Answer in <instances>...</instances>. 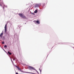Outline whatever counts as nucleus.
<instances>
[{
  "instance_id": "f257e3e1",
  "label": "nucleus",
  "mask_w": 74,
  "mask_h": 74,
  "mask_svg": "<svg viewBox=\"0 0 74 74\" xmlns=\"http://www.w3.org/2000/svg\"><path fill=\"white\" fill-rule=\"evenodd\" d=\"M18 15H19L20 17L22 18L23 19H26V17L24 14L20 13Z\"/></svg>"
},
{
  "instance_id": "f03ea898",
  "label": "nucleus",
  "mask_w": 74,
  "mask_h": 74,
  "mask_svg": "<svg viewBox=\"0 0 74 74\" xmlns=\"http://www.w3.org/2000/svg\"><path fill=\"white\" fill-rule=\"evenodd\" d=\"M18 15H19L20 17L22 18L23 19H26V17L24 14L20 13Z\"/></svg>"
},
{
  "instance_id": "7ed1b4c3",
  "label": "nucleus",
  "mask_w": 74,
  "mask_h": 74,
  "mask_svg": "<svg viewBox=\"0 0 74 74\" xmlns=\"http://www.w3.org/2000/svg\"><path fill=\"white\" fill-rule=\"evenodd\" d=\"M28 69L29 70H36V69L30 66H28Z\"/></svg>"
},
{
  "instance_id": "20e7f679",
  "label": "nucleus",
  "mask_w": 74,
  "mask_h": 74,
  "mask_svg": "<svg viewBox=\"0 0 74 74\" xmlns=\"http://www.w3.org/2000/svg\"><path fill=\"white\" fill-rule=\"evenodd\" d=\"M41 4H36L35 6V7H39L40 6H41Z\"/></svg>"
},
{
  "instance_id": "39448f33",
  "label": "nucleus",
  "mask_w": 74,
  "mask_h": 74,
  "mask_svg": "<svg viewBox=\"0 0 74 74\" xmlns=\"http://www.w3.org/2000/svg\"><path fill=\"white\" fill-rule=\"evenodd\" d=\"M7 32V24L5 25V32Z\"/></svg>"
},
{
  "instance_id": "423d86ee",
  "label": "nucleus",
  "mask_w": 74,
  "mask_h": 74,
  "mask_svg": "<svg viewBox=\"0 0 74 74\" xmlns=\"http://www.w3.org/2000/svg\"><path fill=\"white\" fill-rule=\"evenodd\" d=\"M3 35V33H1V34L0 35V38H2V37Z\"/></svg>"
},
{
  "instance_id": "0eeeda50",
  "label": "nucleus",
  "mask_w": 74,
  "mask_h": 74,
  "mask_svg": "<svg viewBox=\"0 0 74 74\" xmlns=\"http://www.w3.org/2000/svg\"><path fill=\"white\" fill-rule=\"evenodd\" d=\"M3 4V2H1L0 3V5L1 6H2Z\"/></svg>"
},
{
  "instance_id": "6e6552de",
  "label": "nucleus",
  "mask_w": 74,
  "mask_h": 74,
  "mask_svg": "<svg viewBox=\"0 0 74 74\" xmlns=\"http://www.w3.org/2000/svg\"><path fill=\"white\" fill-rule=\"evenodd\" d=\"M36 23H38V24H40V22L38 20H37L36 21Z\"/></svg>"
},
{
  "instance_id": "1a4fd4ad",
  "label": "nucleus",
  "mask_w": 74,
  "mask_h": 74,
  "mask_svg": "<svg viewBox=\"0 0 74 74\" xmlns=\"http://www.w3.org/2000/svg\"><path fill=\"white\" fill-rule=\"evenodd\" d=\"M17 67V68L18 69V70H21V69H19V67H18V66H16Z\"/></svg>"
},
{
  "instance_id": "9d476101",
  "label": "nucleus",
  "mask_w": 74,
  "mask_h": 74,
  "mask_svg": "<svg viewBox=\"0 0 74 74\" xmlns=\"http://www.w3.org/2000/svg\"><path fill=\"white\" fill-rule=\"evenodd\" d=\"M34 13H37V10H36L34 12Z\"/></svg>"
},
{
  "instance_id": "9b49d317",
  "label": "nucleus",
  "mask_w": 74,
  "mask_h": 74,
  "mask_svg": "<svg viewBox=\"0 0 74 74\" xmlns=\"http://www.w3.org/2000/svg\"><path fill=\"white\" fill-rule=\"evenodd\" d=\"M8 53L9 54V55H11V54H12L11 53H10L9 51L8 52Z\"/></svg>"
},
{
  "instance_id": "f8f14e48",
  "label": "nucleus",
  "mask_w": 74,
  "mask_h": 74,
  "mask_svg": "<svg viewBox=\"0 0 74 74\" xmlns=\"http://www.w3.org/2000/svg\"><path fill=\"white\" fill-rule=\"evenodd\" d=\"M20 71L22 72V73H23V72H24L21 69Z\"/></svg>"
},
{
  "instance_id": "ddd939ff",
  "label": "nucleus",
  "mask_w": 74,
  "mask_h": 74,
  "mask_svg": "<svg viewBox=\"0 0 74 74\" xmlns=\"http://www.w3.org/2000/svg\"><path fill=\"white\" fill-rule=\"evenodd\" d=\"M4 48H6L7 47V45H5V46H4Z\"/></svg>"
},
{
  "instance_id": "4468645a",
  "label": "nucleus",
  "mask_w": 74,
  "mask_h": 74,
  "mask_svg": "<svg viewBox=\"0 0 74 74\" xmlns=\"http://www.w3.org/2000/svg\"><path fill=\"white\" fill-rule=\"evenodd\" d=\"M2 44H4V42H2Z\"/></svg>"
},
{
  "instance_id": "2eb2a0df",
  "label": "nucleus",
  "mask_w": 74,
  "mask_h": 74,
  "mask_svg": "<svg viewBox=\"0 0 74 74\" xmlns=\"http://www.w3.org/2000/svg\"><path fill=\"white\" fill-rule=\"evenodd\" d=\"M16 74H18V73H17V72H16Z\"/></svg>"
},
{
  "instance_id": "dca6fc26",
  "label": "nucleus",
  "mask_w": 74,
  "mask_h": 74,
  "mask_svg": "<svg viewBox=\"0 0 74 74\" xmlns=\"http://www.w3.org/2000/svg\"><path fill=\"white\" fill-rule=\"evenodd\" d=\"M36 71L37 72V73H38V71Z\"/></svg>"
},
{
  "instance_id": "f3484780",
  "label": "nucleus",
  "mask_w": 74,
  "mask_h": 74,
  "mask_svg": "<svg viewBox=\"0 0 74 74\" xmlns=\"http://www.w3.org/2000/svg\"><path fill=\"white\" fill-rule=\"evenodd\" d=\"M40 72H41V70H40Z\"/></svg>"
},
{
  "instance_id": "a211bd4d",
  "label": "nucleus",
  "mask_w": 74,
  "mask_h": 74,
  "mask_svg": "<svg viewBox=\"0 0 74 74\" xmlns=\"http://www.w3.org/2000/svg\"><path fill=\"white\" fill-rule=\"evenodd\" d=\"M3 39V40H4V39Z\"/></svg>"
},
{
  "instance_id": "6ab92c4d",
  "label": "nucleus",
  "mask_w": 74,
  "mask_h": 74,
  "mask_svg": "<svg viewBox=\"0 0 74 74\" xmlns=\"http://www.w3.org/2000/svg\"><path fill=\"white\" fill-rule=\"evenodd\" d=\"M1 0H0V1Z\"/></svg>"
}]
</instances>
